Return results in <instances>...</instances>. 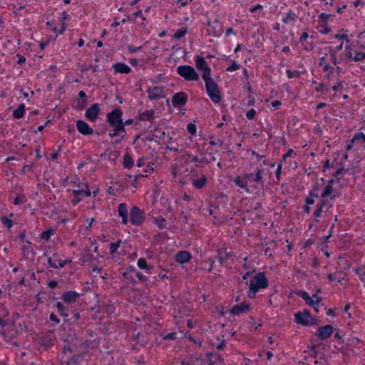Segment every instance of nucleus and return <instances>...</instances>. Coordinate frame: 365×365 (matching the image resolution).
Here are the masks:
<instances>
[{
	"label": "nucleus",
	"mask_w": 365,
	"mask_h": 365,
	"mask_svg": "<svg viewBox=\"0 0 365 365\" xmlns=\"http://www.w3.org/2000/svg\"><path fill=\"white\" fill-rule=\"evenodd\" d=\"M263 172L264 170L262 167H257L255 173H245L242 175L236 176L234 179V182L237 187L245 190L247 193H250V190L247 186L250 178L255 175L253 182L263 185Z\"/></svg>",
	"instance_id": "nucleus-1"
},
{
	"label": "nucleus",
	"mask_w": 365,
	"mask_h": 365,
	"mask_svg": "<svg viewBox=\"0 0 365 365\" xmlns=\"http://www.w3.org/2000/svg\"><path fill=\"white\" fill-rule=\"evenodd\" d=\"M268 287V281L263 272L257 274L253 279L250 280L248 297L255 298L256 293L260 289H265Z\"/></svg>",
	"instance_id": "nucleus-2"
},
{
	"label": "nucleus",
	"mask_w": 365,
	"mask_h": 365,
	"mask_svg": "<svg viewBox=\"0 0 365 365\" xmlns=\"http://www.w3.org/2000/svg\"><path fill=\"white\" fill-rule=\"evenodd\" d=\"M205 83L206 91L211 99L215 103H218L221 101V95L217 84L210 77L204 79Z\"/></svg>",
	"instance_id": "nucleus-3"
},
{
	"label": "nucleus",
	"mask_w": 365,
	"mask_h": 365,
	"mask_svg": "<svg viewBox=\"0 0 365 365\" xmlns=\"http://www.w3.org/2000/svg\"><path fill=\"white\" fill-rule=\"evenodd\" d=\"M177 73L186 81H197L199 79L198 74L191 66H180L177 68Z\"/></svg>",
	"instance_id": "nucleus-4"
},
{
	"label": "nucleus",
	"mask_w": 365,
	"mask_h": 365,
	"mask_svg": "<svg viewBox=\"0 0 365 365\" xmlns=\"http://www.w3.org/2000/svg\"><path fill=\"white\" fill-rule=\"evenodd\" d=\"M295 322L304 326H310L317 324V319L313 317L307 310L299 312L294 314Z\"/></svg>",
	"instance_id": "nucleus-5"
},
{
	"label": "nucleus",
	"mask_w": 365,
	"mask_h": 365,
	"mask_svg": "<svg viewBox=\"0 0 365 365\" xmlns=\"http://www.w3.org/2000/svg\"><path fill=\"white\" fill-rule=\"evenodd\" d=\"M107 120L110 126H123V111L120 108H115L107 114Z\"/></svg>",
	"instance_id": "nucleus-6"
},
{
	"label": "nucleus",
	"mask_w": 365,
	"mask_h": 365,
	"mask_svg": "<svg viewBox=\"0 0 365 365\" xmlns=\"http://www.w3.org/2000/svg\"><path fill=\"white\" fill-rule=\"evenodd\" d=\"M123 277L128 279L132 284H135L136 280L135 277H137L141 282H144L147 280V277L144 276L141 272H139L133 266H128L126 267V272H124Z\"/></svg>",
	"instance_id": "nucleus-7"
},
{
	"label": "nucleus",
	"mask_w": 365,
	"mask_h": 365,
	"mask_svg": "<svg viewBox=\"0 0 365 365\" xmlns=\"http://www.w3.org/2000/svg\"><path fill=\"white\" fill-rule=\"evenodd\" d=\"M130 218L133 225L139 226L145 221L144 212L137 206H133L130 212Z\"/></svg>",
	"instance_id": "nucleus-8"
},
{
	"label": "nucleus",
	"mask_w": 365,
	"mask_h": 365,
	"mask_svg": "<svg viewBox=\"0 0 365 365\" xmlns=\"http://www.w3.org/2000/svg\"><path fill=\"white\" fill-rule=\"evenodd\" d=\"M195 65L198 70L203 72V80L211 76V69L203 57L197 56L195 58Z\"/></svg>",
	"instance_id": "nucleus-9"
},
{
	"label": "nucleus",
	"mask_w": 365,
	"mask_h": 365,
	"mask_svg": "<svg viewBox=\"0 0 365 365\" xmlns=\"http://www.w3.org/2000/svg\"><path fill=\"white\" fill-rule=\"evenodd\" d=\"M148 98L152 101L163 98L165 97L164 88L161 86H155L147 90Z\"/></svg>",
	"instance_id": "nucleus-10"
},
{
	"label": "nucleus",
	"mask_w": 365,
	"mask_h": 365,
	"mask_svg": "<svg viewBox=\"0 0 365 365\" xmlns=\"http://www.w3.org/2000/svg\"><path fill=\"white\" fill-rule=\"evenodd\" d=\"M334 331V328L331 325L327 324L323 327H319L317 330L315 335L320 340H325L328 339Z\"/></svg>",
	"instance_id": "nucleus-11"
},
{
	"label": "nucleus",
	"mask_w": 365,
	"mask_h": 365,
	"mask_svg": "<svg viewBox=\"0 0 365 365\" xmlns=\"http://www.w3.org/2000/svg\"><path fill=\"white\" fill-rule=\"evenodd\" d=\"M187 95L185 92H178L173 95L172 103L174 107H180L186 104Z\"/></svg>",
	"instance_id": "nucleus-12"
},
{
	"label": "nucleus",
	"mask_w": 365,
	"mask_h": 365,
	"mask_svg": "<svg viewBox=\"0 0 365 365\" xmlns=\"http://www.w3.org/2000/svg\"><path fill=\"white\" fill-rule=\"evenodd\" d=\"M331 206V204L327 200L322 199L320 203L317 204L316 210L314 212L315 221L318 222V218L321 217L322 212L328 211Z\"/></svg>",
	"instance_id": "nucleus-13"
},
{
	"label": "nucleus",
	"mask_w": 365,
	"mask_h": 365,
	"mask_svg": "<svg viewBox=\"0 0 365 365\" xmlns=\"http://www.w3.org/2000/svg\"><path fill=\"white\" fill-rule=\"evenodd\" d=\"M99 113L100 108L98 103H94L86 110L85 116L88 120L93 121L96 120Z\"/></svg>",
	"instance_id": "nucleus-14"
},
{
	"label": "nucleus",
	"mask_w": 365,
	"mask_h": 365,
	"mask_svg": "<svg viewBox=\"0 0 365 365\" xmlns=\"http://www.w3.org/2000/svg\"><path fill=\"white\" fill-rule=\"evenodd\" d=\"M297 295L303 299L305 303L310 307L318 306L322 300V299H314L306 291H299Z\"/></svg>",
	"instance_id": "nucleus-15"
},
{
	"label": "nucleus",
	"mask_w": 365,
	"mask_h": 365,
	"mask_svg": "<svg viewBox=\"0 0 365 365\" xmlns=\"http://www.w3.org/2000/svg\"><path fill=\"white\" fill-rule=\"evenodd\" d=\"M76 128L80 133L84 135H91L93 133V128H91L86 122L82 120L76 121Z\"/></svg>",
	"instance_id": "nucleus-16"
},
{
	"label": "nucleus",
	"mask_w": 365,
	"mask_h": 365,
	"mask_svg": "<svg viewBox=\"0 0 365 365\" xmlns=\"http://www.w3.org/2000/svg\"><path fill=\"white\" fill-rule=\"evenodd\" d=\"M250 310V304H246L245 302L240 303L239 304H236L232 307L230 310V312L232 315H239L242 313L247 312Z\"/></svg>",
	"instance_id": "nucleus-17"
},
{
	"label": "nucleus",
	"mask_w": 365,
	"mask_h": 365,
	"mask_svg": "<svg viewBox=\"0 0 365 365\" xmlns=\"http://www.w3.org/2000/svg\"><path fill=\"white\" fill-rule=\"evenodd\" d=\"M80 297V294L75 291H67L64 292L61 299L66 303H73Z\"/></svg>",
	"instance_id": "nucleus-18"
},
{
	"label": "nucleus",
	"mask_w": 365,
	"mask_h": 365,
	"mask_svg": "<svg viewBox=\"0 0 365 365\" xmlns=\"http://www.w3.org/2000/svg\"><path fill=\"white\" fill-rule=\"evenodd\" d=\"M113 128V130H111L109 133L108 136L111 138H113L114 137H121V139H123L125 136L126 131L125 130V128L123 126H111Z\"/></svg>",
	"instance_id": "nucleus-19"
},
{
	"label": "nucleus",
	"mask_w": 365,
	"mask_h": 365,
	"mask_svg": "<svg viewBox=\"0 0 365 365\" xmlns=\"http://www.w3.org/2000/svg\"><path fill=\"white\" fill-rule=\"evenodd\" d=\"M217 259L221 264H224L232 255V252H227L226 248H220L217 250Z\"/></svg>",
	"instance_id": "nucleus-20"
},
{
	"label": "nucleus",
	"mask_w": 365,
	"mask_h": 365,
	"mask_svg": "<svg viewBox=\"0 0 365 365\" xmlns=\"http://www.w3.org/2000/svg\"><path fill=\"white\" fill-rule=\"evenodd\" d=\"M339 180H340L339 178H336V179L332 178L328 181V183L326 185L324 190L323 191V192L321 195V197L322 198V200H325V198L331 195V194L333 192V183L334 182H339Z\"/></svg>",
	"instance_id": "nucleus-21"
},
{
	"label": "nucleus",
	"mask_w": 365,
	"mask_h": 365,
	"mask_svg": "<svg viewBox=\"0 0 365 365\" xmlns=\"http://www.w3.org/2000/svg\"><path fill=\"white\" fill-rule=\"evenodd\" d=\"M115 73L122 74H128L131 72V68L124 63H116L113 66Z\"/></svg>",
	"instance_id": "nucleus-22"
},
{
	"label": "nucleus",
	"mask_w": 365,
	"mask_h": 365,
	"mask_svg": "<svg viewBox=\"0 0 365 365\" xmlns=\"http://www.w3.org/2000/svg\"><path fill=\"white\" fill-rule=\"evenodd\" d=\"M118 215L122 217V223L126 225L128 222V210L125 203H120L118 208Z\"/></svg>",
	"instance_id": "nucleus-23"
},
{
	"label": "nucleus",
	"mask_w": 365,
	"mask_h": 365,
	"mask_svg": "<svg viewBox=\"0 0 365 365\" xmlns=\"http://www.w3.org/2000/svg\"><path fill=\"white\" fill-rule=\"evenodd\" d=\"M191 258V255L187 251H180L175 256L176 261L180 264L188 262Z\"/></svg>",
	"instance_id": "nucleus-24"
},
{
	"label": "nucleus",
	"mask_w": 365,
	"mask_h": 365,
	"mask_svg": "<svg viewBox=\"0 0 365 365\" xmlns=\"http://www.w3.org/2000/svg\"><path fill=\"white\" fill-rule=\"evenodd\" d=\"M351 140L355 146H362L365 144V135L361 132L355 133Z\"/></svg>",
	"instance_id": "nucleus-25"
},
{
	"label": "nucleus",
	"mask_w": 365,
	"mask_h": 365,
	"mask_svg": "<svg viewBox=\"0 0 365 365\" xmlns=\"http://www.w3.org/2000/svg\"><path fill=\"white\" fill-rule=\"evenodd\" d=\"M123 167L127 169H130L134 165V161L128 153H126L123 156Z\"/></svg>",
	"instance_id": "nucleus-26"
},
{
	"label": "nucleus",
	"mask_w": 365,
	"mask_h": 365,
	"mask_svg": "<svg viewBox=\"0 0 365 365\" xmlns=\"http://www.w3.org/2000/svg\"><path fill=\"white\" fill-rule=\"evenodd\" d=\"M207 182V177L205 175H202L200 178L194 180L192 181V185L196 189H201L205 187Z\"/></svg>",
	"instance_id": "nucleus-27"
},
{
	"label": "nucleus",
	"mask_w": 365,
	"mask_h": 365,
	"mask_svg": "<svg viewBox=\"0 0 365 365\" xmlns=\"http://www.w3.org/2000/svg\"><path fill=\"white\" fill-rule=\"evenodd\" d=\"M155 111L153 110H148L143 113H139L138 118L140 120H150L154 117Z\"/></svg>",
	"instance_id": "nucleus-28"
},
{
	"label": "nucleus",
	"mask_w": 365,
	"mask_h": 365,
	"mask_svg": "<svg viewBox=\"0 0 365 365\" xmlns=\"http://www.w3.org/2000/svg\"><path fill=\"white\" fill-rule=\"evenodd\" d=\"M80 99L77 100V105L75 107L78 109H82L86 103V94L83 91L78 93Z\"/></svg>",
	"instance_id": "nucleus-29"
},
{
	"label": "nucleus",
	"mask_w": 365,
	"mask_h": 365,
	"mask_svg": "<svg viewBox=\"0 0 365 365\" xmlns=\"http://www.w3.org/2000/svg\"><path fill=\"white\" fill-rule=\"evenodd\" d=\"M24 113L25 105L24 103H21L19 105L18 108L14 110L13 116L16 119H19L24 116Z\"/></svg>",
	"instance_id": "nucleus-30"
},
{
	"label": "nucleus",
	"mask_w": 365,
	"mask_h": 365,
	"mask_svg": "<svg viewBox=\"0 0 365 365\" xmlns=\"http://www.w3.org/2000/svg\"><path fill=\"white\" fill-rule=\"evenodd\" d=\"M297 15L292 10H289L286 16L282 19V21L284 24H288L289 21H295Z\"/></svg>",
	"instance_id": "nucleus-31"
},
{
	"label": "nucleus",
	"mask_w": 365,
	"mask_h": 365,
	"mask_svg": "<svg viewBox=\"0 0 365 365\" xmlns=\"http://www.w3.org/2000/svg\"><path fill=\"white\" fill-rule=\"evenodd\" d=\"M137 265L140 269H145L148 271H149L151 268H153V266L148 265L147 264L146 259L145 258L138 259Z\"/></svg>",
	"instance_id": "nucleus-32"
},
{
	"label": "nucleus",
	"mask_w": 365,
	"mask_h": 365,
	"mask_svg": "<svg viewBox=\"0 0 365 365\" xmlns=\"http://www.w3.org/2000/svg\"><path fill=\"white\" fill-rule=\"evenodd\" d=\"M55 233V230L53 229H48L46 231H43L41 232L40 237L42 240H44L46 241H48L51 235H53Z\"/></svg>",
	"instance_id": "nucleus-33"
},
{
	"label": "nucleus",
	"mask_w": 365,
	"mask_h": 365,
	"mask_svg": "<svg viewBox=\"0 0 365 365\" xmlns=\"http://www.w3.org/2000/svg\"><path fill=\"white\" fill-rule=\"evenodd\" d=\"M56 308H57L58 314L61 316H62L63 317H67L68 316V314L66 312V307L61 302H58L56 303Z\"/></svg>",
	"instance_id": "nucleus-34"
},
{
	"label": "nucleus",
	"mask_w": 365,
	"mask_h": 365,
	"mask_svg": "<svg viewBox=\"0 0 365 365\" xmlns=\"http://www.w3.org/2000/svg\"><path fill=\"white\" fill-rule=\"evenodd\" d=\"M1 222L8 230H10L13 226V221L6 216H2Z\"/></svg>",
	"instance_id": "nucleus-35"
},
{
	"label": "nucleus",
	"mask_w": 365,
	"mask_h": 365,
	"mask_svg": "<svg viewBox=\"0 0 365 365\" xmlns=\"http://www.w3.org/2000/svg\"><path fill=\"white\" fill-rule=\"evenodd\" d=\"M187 31V30L186 28L180 29L174 34L173 38L175 39H180L185 36Z\"/></svg>",
	"instance_id": "nucleus-36"
},
{
	"label": "nucleus",
	"mask_w": 365,
	"mask_h": 365,
	"mask_svg": "<svg viewBox=\"0 0 365 365\" xmlns=\"http://www.w3.org/2000/svg\"><path fill=\"white\" fill-rule=\"evenodd\" d=\"M121 243V240H118L116 242H113L110 244L109 249L111 255H113L117 251L118 248L120 247Z\"/></svg>",
	"instance_id": "nucleus-37"
},
{
	"label": "nucleus",
	"mask_w": 365,
	"mask_h": 365,
	"mask_svg": "<svg viewBox=\"0 0 365 365\" xmlns=\"http://www.w3.org/2000/svg\"><path fill=\"white\" fill-rule=\"evenodd\" d=\"M27 199L24 194H19L18 195L14 200V205H19L21 203H24L26 202Z\"/></svg>",
	"instance_id": "nucleus-38"
},
{
	"label": "nucleus",
	"mask_w": 365,
	"mask_h": 365,
	"mask_svg": "<svg viewBox=\"0 0 365 365\" xmlns=\"http://www.w3.org/2000/svg\"><path fill=\"white\" fill-rule=\"evenodd\" d=\"M165 219L164 217H155L153 218V222L155 223L159 229H163L165 227L164 222Z\"/></svg>",
	"instance_id": "nucleus-39"
},
{
	"label": "nucleus",
	"mask_w": 365,
	"mask_h": 365,
	"mask_svg": "<svg viewBox=\"0 0 365 365\" xmlns=\"http://www.w3.org/2000/svg\"><path fill=\"white\" fill-rule=\"evenodd\" d=\"M286 73H287V77L289 78H292L294 77H299L300 75V71L299 70L291 71V70L287 69L286 71Z\"/></svg>",
	"instance_id": "nucleus-40"
},
{
	"label": "nucleus",
	"mask_w": 365,
	"mask_h": 365,
	"mask_svg": "<svg viewBox=\"0 0 365 365\" xmlns=\"http://www.w3.org/2000/svg\"><path fill=\"white\" fill-rule=\"evenodd\" d=\"M355 272L359 275L360 280L364 282L365 287V271L361 269H355Z\"/></svg>",
	"instance_id": "nucleus-41"
},
{
	"label": "nucleus",
	"mask_w": 365,
	"mask_h": 365,
	"mask_svg": "<svg viewBox=\"0 0 365 365\" xmlns=\"http://www.w3.org/2000/svg\"><path fill=\"white\" fill-rule=\"evenodd\" d=\"M365 58V52H356L353 58V61L358 62Z\"/></svg>",
	"instance_id": "nucleus-42"
},
{
	"label": "nucleus",
	"mask_w": 365,
	"mask_h": 365,
	"mask_svg": "<svg viewBox=\"0 0 365 365\" xmlns=\"http://www.w3.org/2000/svg\"><path fill=\"white\" fill-rule=\"evenodd\" d=\"M187 129L191 135H194L196 133V125L192 123H190L187 125Z\"/></svg>",
	"instance_id": "nucleus-43"
},
{
	"label": "nucleus",
	"mask_w": 365,
	"mask_h": 365,
	"mask_svg": "<svg viewBox=\"0 0 365 365\" xmlns=\"http://www.w3.org/2000/svg\"><path fill=\"white\" fill-rule=\"evenodd\" d=\"M309 195L314 198L319 197V187L317 185L313 187V189L309 192Z\"/></svg>",
	"instance_id": "nucleus-44"
},
{
	"label": "nucleus",
	"mask_w": 365,
	"mask_h": 365,
	"mask_svg": "<svg viewBox=\"0 0 365 365\" xmlns=\"http://www.w3.org/2000/svg\"><path fill=\"white\" fill-rule=\"evenodd\" d=\"M127 48H128L129 53H133L140 51L142 48V46L136 47L133 45H127Z\"/></svg>",
	"instance_id": "nucleus-45"
},
{
	"label": "nucleus",
	"mask_w": 365,
	"mask_h": 365,
	"mask_svg": "<svg viewBox=\"0 0 365 365\" xmlns=\"http://www.w3.org/2000/svg\"><path fill=\"white\" fill-rule=\"evenodd\" d=\"M315 91L317 92H320L322 93L328 92V89L326 88V86L323 83H320L317 87H316Z\"/></svg>",
	"instance_id": "nucleus-46"
},
{
	"label": "nucleus",
	"mask_w": 365,
	"mask_h": 365,
	"mask_svg": "<svg viewBox=\"0 0 365 365\" xmlns=\"http://www.w3.org/2000/svg\"><path fill=\"white\" fill-rule=\"evenodd\" d=\"M240 68V65L237 64L235 61H233L232 64L228 66L226 69L227 71H235Z\"/></svg>",
	"instance_id": "nucleus-47"
},
{
	"label": "nucleus",
	"mask_w": 365,
	"mask_h": 365,
	"mask_svg": "<svg viewBox=\"0 0 365 365\" xmlns=\"http://www.w3.org/2000/svg\"><path fill=\"white\" fill-rule=\"evenodd\" d=\"M204 263L205 264H209V267L207 268V271H208V272H211L212 269H213L214 264H215L214 259L208 258L207 261L204 262Z\"/></svg>",
	"instance_id": "nucleus-48"
},
{
	"label": "nucleus",
	"mask_w": 365,
	"mask_h": 365,
	"mask_svg": "<svg viewBox=\"0 0 365 365\" xmlns=\"http://www.w3.org/2000/svg\"><path fill=\"white\" fill-rule=\"evenodd\" d=\"M83 192H84V189L75 190L73 191V195L77 197L76 202H78L81 200V197L83 195Z\"/></svg>",
	"instance_id": "nucleus-49"
},
{
	"label": "nucleus",
	"mask_w": 365,
	"mask_h": 365,
	"mask_svg": "<svg viewBox=\"0 0 365 365\" xmlns=\"http://www.w3.org/2000/svg\"><path fill=\"white\" fill-rule=\"evenodd\" d=\"M349 170V168H344V167L339 168L335 173L332 175L334 178H336L338 175L342 174L343 173H346Z\"/></svg>",
	"instance_id": "nucleus-50"
},
{
	"label": "nucleus",
	"mask_w": 365,
	"mask_h": 365,
	"mask_svg": "<svg viewBox=\"0 0 365 365\" xmlns=\"http://www.w3.org/2000/svg\"><path fill=\"white\" fill-rule=\"evenodd\" d=\"M207 356L210 357H211V356L213 357L214 360H215L216 362H217V361L222 362L223 361L222 356L218 354L210 353V354H207Z\"/></svg>",
	"instance_id": "nucleus-51"
},
{
	"label": "nucleus",
	"mask_w": 365,
	"mask_h": 365,
	"mask_svg": "<svg viewBox=\"0 0 365 365\" xmlns=\"http://www.w3.org/2000/svg\"><path fill=\"white\" fill-rule=\"evenodd\" d=\"M256 115V110L253 108L249 110L246 113V117L249 120H252Z\"/></svg>",
	"instance_id": "nucleus-52"
},
{
	"label": "nucleus",
	"mask_w": 365,
	"mask_h": 365,
	"mask_svg": "<svg viewBox=\"0 0 365 365\" xmlns=\"http://www.w3.org/2000/svg\"><path fill=\"white\" fill-rule=\"evenodd\" d=\"M302 45L304 50L307 51H311L314 48V43L312 42H307L306 43H302Z\"/></svg>",
	"instance_id": "nucleus-53"
},
{
	"label": "nucleus",
	"mask_w": 365,
	"mask_h": 365,
	"mask_svg": "<svg viewBox=\"0 0 365 365\" xmlns=\"http://www.w3.org/2000/svg\"><path fill=\"white\" fill-rule=\"evenodd\" d=\"M175 332L169 333L166 335H165L163 339L164 340H174L177 338Z\"/></svg>",
	"instance_id": "nucleus-54"
},
{
	"label": "nucleus",
	"mask_w": 365,
	"mask_h": 365,
	"mask_svg": "<svg viewBox=\"0 0 365 365\" xmlns=\"http://www.w3.org/2000/svg\"><path fill=\"white\" fill-rule=\"evenodd\" d=\"M209 143L211 145H218L221 147L223 145L224 141L222 139H217V140H211Z\"/></svg>",
	"instance_id": "nucleus-55"
},
{
	"label": "nucleus",
	"mask_w": 365,
	"mask_h": 365,
	"mask_svg": "<svg viewBox=\"0 0 365 365\" xmlns=\"http://www.w3.org/2000/svg\"><path fill=\"white\" fill-rule=\"evenodd\" d=\"M334 38L339 40H345L347 43L350 42V40L348 38V36L346 34H336Z\"/></svg>",
	"instance_id": "nucleus-56"
},
{
	"label": "nucleus",
	"mask_w": 365,
	"mask_h": 365,
	"mask_svg": "<svg viewBox=\"0 0 365 365\" xmlns=\"http://www.w3.org/2000/svg\"><path fill=\"white\" fill-rule=\"evenodd\" d=\"M331 16V14H326V13H322L319 16V19H321L324 24H326V21H327L329 17H330Z\"/></svg>",
	"instance_id": "nucleus-57"
},
{
	"label": "nucleus",
	"mask_w": 365,
	"mask_h": 365,
	"mask_svg": "<svg viewBox=\"0 0 365 365\" xmlns=\"http://www.w3.org/2000/svg\"><path fill=\"white\" fill-rule=\"evenodd\" d=\"M334 166V162H330L329 160H326L324 164V171Z\"/></svg>",
	"instance_id": "nucleus-58"
},
{
	"label": "nucleus",
	"mask_w": 365,
	"mask_h": 365,
	"mask_svg": "<svg viewBox=\"0 0 365 365\" xmlns=\"http://www.w3.org/2000/svg\"><path fill=\"white\" fill-rule=\"evenodd\" d=\"M308 37H309L308 33L304 32L302 34L301 37L299 38V43L302 44L304 43L306 41V40L308 38Z\"/></svg>",
	"instance_id": "nucleus-59"
},
{
	"label": "nucleus",
	"mask_w": 365,
	"mask_h": 365,
	"mask_svg": "<svg viewBox=\"0 0 365 365\" xmlns=\"http://www.w3.org/2000/svg\"><path fill=\"white\" fill-rule=\"evenodd\" d=\"M263 6L261 4H256L250 8V11L251 13L255 12L257 10L262 9Z\"/></svg>",
	"instance_id": "nucleus-60"
},
{
	"label": "nucleus",
	"mask_w": 365,
	"mask_h": 365,
	"mask_svg": "<svg viewBox=\"0 0 365 365\" xmlns=\"http://www.w3.org/2000/svg\"><path fill=\"white\" fill-rule=\"evenodd\" d=\"M49 319L51 321L54 322L56 324H59L60 322L59 319L53 313L50 314Z\"/></svg>",
	"instance_id": "nucleus-61"
},
{
	"label": "nucleus",
	"mask_w": 365,
	"mask_h": 365,
	"mask_svg": "<svg viewBox=\"0 0 365 365\" xmlns=\"http://www.w3.org/2000/svg\"><path fill=\"white\" fill-rule=\"evenodd\" d=\"M58 283L57 281H56V280H51V281L48 282V286L50 288H51V289H54V288L58 287Z\"/></svg>",
	"instance_id": "nucleus-62"
},
{
	"label": "nucleus",
	"mask_w": 365,
	"mask_h": 365,
	"mask_svg": "<svg viewBox=\"0 0 365 365\" xmlns=\"http://www.w3.org/2000/svg\"><path fill=\"white\" fill-rule=\"evenodd\" d=\"M306 203L307 205H313L314 203V197L310 196L309 195L306 198Z\"/></svg>",
	"instance_id": "nucleus-63"
},
{
	"label": "nucleus",
	"mask_w": 365,
	"mask_h": 365,
	"mask_svg": "<svg viewBox=\"0 0 365 365\" xmlns=\"http://www.w3.org/2000/svg\"><path fill=\"white\" fill-rule=\"evenodd\" d=\"M16 56H17V58H18L17 63H18L19 64H22V63H25V61H26V58H25L24 56L20 55V54H17V55H16Z\"/></svg>",
	"instance_id": "nucleus-64"
}]
</instances>
